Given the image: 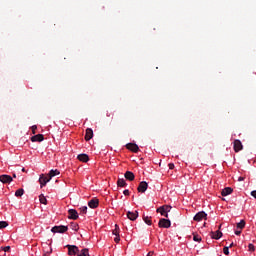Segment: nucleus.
<instances>
[{
  "mask_svg": "<svg viewBox=\"0 0 256 256\" xmlns=\"http://www.w3.org/2000/svg\"><path fill=\"white\" fill-rule=\"evenodd\" d=\"M50 181H51L50 176H45V174H41L40 178H39V183H40L41 189H43V187H45L47 185V183H49Z\"/></svg>",
  "mask_w": 256,
  "mask_h": 256,
  "instance_id": "f257e3e1",
  "label": "nucleus"
},
{
  "mask_svg": "<svg viewBox=\"0 0 256 256\" xmlns=\"http://www.w3.org/2000/svg\"><path fill=\"white\" fill-rule=\"evenodd\" d=\"M158 226L163 229H169L171 227V220L162 218L159 220Z\"/></svg>",
  "mask_w": 256,
  "mask_h": 256,
  "instance_id": "f03ea898",
  "label": "nucleus"
},
{
  "mask_svg": "<svg viewBox=\"0 0 256 256\" xmlns=\"http://www.w3.org/2000/svg\"><path fill=\"white\" fill-rule=\"evenodd\" d=\"M68 249V255L73 256V255H79V247L75 245H66Z\"/></svg>",
  "mask_w": 256,
  "mask_h": 256,
  "instance_id": "7ed1b4c3",
  "label": "nucleus"
},
{
  "mask_svg": "<svg viewBox=\"0 0 256 256\" xmlns=\"http://www.w3.org/2000/svg\"><path fill=\"white\" fill-rule=\"evenodd\" d=\"M68 227L67 226H54L52 227L51 231L52 233H66V231H68Z\"/></svg>",
  "mask_w": 256,
  "mask_h": 256,
  "instance_id": "20e7f679",
  "label": "nucleus"
},
{
  "mask_svg": "<svg viewBox=\"0 0 256 256\" xmlns=\"http://www.w3.org/2000/svg\"><path fill=\"white\" fill-rule=\"evenodd\" d=\"M13 181V177L7 174L0 175V182L3 184H9Z\"/></svg>",
  "mask_w": 256,
  "mask_h": 256,
  "instance_id": "39448f33",
  "label": "nucleus"
},
{
  "mask_svg": "<svg viewBox=\"0 0 256 256\" xmlns=\"http://www.w3.org/2000/svg\"><path fill=\"white\" fill-rule=\"evenodd\" d=\"M148 187H149V184H147V182H145V181H142L139 183L137 191H138V193H145V191H147Z\"/></svg>",
  "mask_w": 256,
  "mask_h": 256,
  "instance_id": "423d86ee",
  "label": "nucleus"
},
{
  "mask_svg": "<svg viewBox=\"0 0 256 256\" xmlns=\"http://www.w3.org/2000/svg\"><path fill=\"white\" fill-rule=\"evenodd\" d=\"M203 219H207V213L205 211H200L194 216V221H203Z\"/></svg>",
  "mask_w": 256,
  "mask_h": 256,
  "instance_id": "0eeeda50",
  "label": "nucleus"
},
{
  "mask_svg": "<svg viewBox=\"0 0 256 256\" xmlns=\"http://www.w3.org/2000/svg\"><path fill=\"white\" fill-rule=\"evenodd\" d=\"M68 214L69 219H73L74 221H77V219H79V213H77V210L75 209H69Z\"/></svg>",
  "mask_w": 256,
  "mask_h": 256,
  "instance_id": "6e6552de",
  "label": "nucleus"
},
{
  "mask_svg": "<svg viewBox=\"0 0 256 256\" xmlns=\"http://www.w3.org/2000/svg\"><path fill=\"white\" fill-rule=\"evenodd\" d=\"M88 207H90V209H97V207H99V199H97V198H92V199L88 202Z\"/></svg>",
  "mask_w": 256,
  "mask_h": 256,
  "instance_id": "1a4fd4ad",
  "label": "nucleus"
},
{
  "mask_svg": "<svg viewBox=\"0 0 256 256\" xmlns=\"http://www.w3.org/2000/svg\"><path fill=\"white\" fill-rule=\"evenodd\" d=\"M126 148L129 151H132V153H139V146L137 144H133V143H128L126 145Z\"/></svg>",
  "mask_w": 256,
  "mask_h": 256,
  "instance_id": "9d476101",
  "label": "nucleus"
},
{
  "mask_svg": "<svg viewBox=\"0 0 256 256\" xmlns=\"http://www.w3.org/2000/svg\"><path fill=\"white\" fill-rule=\"evenodd\" d=\"M243 150V144L241 140H234V151L235 153H239V151Z\"/></svg>",
  "mask_w": 256,
  "mask_h": 256,
  "instance_id": "9b49d317",
  "label": "nucleus"
},
{
  "mask_svg": "<svg viewBox=\"0 0 256 256\" xmlns=\"http://www.w3.org/2000/svg\"><path fill=\"white\" fill-rule=\"evenodd\" d=\"M137 217H139L138 211H135V212L128 211L127 212V218L130 219V221H136Z\"/></svg>",
  "mask_w": 256,
  "mask_h": 256,
  "instance_id": "f8f14e48",
  "label": "nucleus"
},
{
  "mask_svg": "<svg viewBox=\"0 0 256 256\" xmlns=\"http://www.w3.org/2000/svg\"><path fill=\"white\" fill-rule=\"evenodd\" d=\"M43 139H45L43 134H37V135H34L31 137L32 143H35V142L41 143V141H43Z\"/></svg>",
  "mask_w": 256,
  "mask_h": 256,
  "instance_id": "ddd939ff",
  "label": "nucleus"
},
{
  "mask_svg": "<svg viewBox=\"0 0 256 256\" xmlns=\"http://www.w3.org/2000/svg\"><path fill=\"white\" fill-rule=\"evenodd\" d=\"M93 139V129L87 128L86 129V134H85V140L86 141H91Z\"/></svg>",
  "mask_w": 256,
  "mask_h": 256,
  "instance_id": "4468645a",
  "label": "nucleus"
},
{
  "mask_svg": "<svg viewBox=\"0 0 256 256\" xmlns=\"http://www.w3.org/2000/svg\"><path fill=\"white\" fill-rule=\"evenodd\" d=\"M125 179H127V181H134L135 180V174L131 171H126L124 174Z\"/></svg>",
  "mask_w": 256,
  "mask_h": 256,
  "instance_id": "2eb2a0df",
  "label": "nucleus"
},
{
  "mask_svg": "<svg viewBox=\"0 0 256 256\" xmlns=\"http://www.w3.org/2000/svg\"><path fill=\"white\" fill-rule=\"evenodd\" d=\"M78 161H81L82 163H87L89 161V155L87 154H79L77 156Z\"/></svg>",
  "mask_w": 256,
  "mask_h": 256,
  "instance_id": "dca6fc26",
  "label": "nucleus"
},
{
  "mask_svg": "<svg viewBox=\"0 0 256 256\" xmlns=\"http://www.w3.org/2000/svg\"><path fill=\"white\" fill-rule=\"evenodd\" d=\"M231 193H233V188L226 187L222 190L221 195L222 197H227V195H231Z\"/></svg>",
  "mask_w": 256,
  "mask_h": 256,
  "instance_id": "f3484780",
  "label": "nucleus"
},
{
  "mask_svg": "<svg viewBox=\"0 0 256 256\" xmlns=\"http://www.w3.org/2000/svg\"><path fill=\"white\" fill-rule=\"evenodd\" d=\"M211 235H212L211 236L212 239L218 240V239H221V237H223V232L220 230H217L216 232H211Z\"/></svg>",
  "mask_w": 256,
  "mask_h": 256,
  "instance_id": "a211bd4d",
  "label": "nucleus"
},
{
  "mask_svg": "<svg viewBox=\"0 0 256 256\" xmlns=\"http://www.w3.org/2000/svg\"><path fill=\"white\" fill-rule=\"evenodd\" d=\"M157 213H160V215H162L163 217L168 218L169 214L166 213L165 208L163 206L157 208Z\"/></svg>",
  "mask_w": 256,
  "mask_h": 256,
  "instance_id": "6ab92c4d",
  "label": "nucleus"
},
{
  "mask_svg": "<svg viewBox=\"0 0 256 256\" xmlns=\"http://www.w3.org/2000/svg\"><path fill=\"white\" fill-rule=\"evenodd\" d=\"M61 172H59V170H50L49 174H48V177H50V179H53V177L57 176V175H60Z\"/></svg>",
  "mask_w": 256,
  "mask_h": 256,
  "instance_id": "aec40b11",
  "label": "nucleus"
},
{
  "mask_svg": "<svg viewBox=\"0 0 256 256\" xmlns=\"http://www.w3.org/2000/svg\"><path fill=\"white\" fill-rule=\"evenodd\" d=\"M118 187H127V182L123 178H119L117 181Z\"/></svg>",
  "mask_w": 256,
  "mask_h": 256,
  "instance_id": "412c9836",
  "label": "nucleus"
},
{
  "mask_svg": "<svg viewBox=\"0 0 256 256\" xmlns=\"http://www.w3.org/2000/svg\"><path fill=\"white\" fill-rule=\"evenodd\" d=\"M143 221H144V223H146V225H152L153 224L150 216L143 215Z\"/></svg>",
  "mask_w": 256,
  "mask_h": 256,
  "instance_id": "4be33fe9",
  "label": "nucleus"
},
{
  "mask_svg": "<svg viewBox=\"0 0 256 256\" xmlns=\"http://www.w3.org/2000/svg\"><path fill=\"white\" fill-rule=\"evenodd\" d=\"M78 256H89V249L84 248L78 252Z\"/></svg>",
  "mask_w": 256,
  "mask_h": 256,
  "instance_id": "5701e85b",
  "label": "nucleus"
},
{
  "mask_svg": "<svg viewBox=\"0 0 256 256\" xmlns=\"http://www.w3.org/2000/svg\"><path fill=\"white\" fill-rule=\"evenodd\" d=\"M51 253H53V249H51V247L46 246L44 249V255L43 256H48L51 255Z\"/></svg>",
  "mask_w": 256,
  "mask_h": 256,
  "instance_id": "b1692460",
  "label": "nucleus"
},
{
  "mask_svg": "<svg viewBox=\"0 0 256 256\" xmlns=\"http://www.w3.org/2000/svg\"><path fill=\"white\" fill-rule=\"evenodd\" d=\"M24 193L25 190H23V188H20L15 192V197H23Z\"/></svg>",
  "mask_w": 256,
  "mask_h": 256,
  "instance_id": "393cba45",
  "label": "nucleus"
},
{
  "mask_svg": "<svg viewBox=\"0 0 256 256\" xmlns=\"http://www.w3.org/2000/svg\"><path fill=\"white\" fill-rule=\"evenodd\" d=\"M39 201L42 205H47V198L43 194L39 196Z\"/></svg>",
  "mask_w": 256,
  "mask_h": 256,
  "instance_id": "a878e982",
  "label": "nucleus"
},
{
  "mask_svg": "<svg viewBox=\"0 0 256 256\" xmlns=\"http://www.w3.org/2000/svg\"><path fill=\"white\" fill-rule=\"evenodd\" d=\"M237 229H245V220H241L237 223Z\"/></svg>",
  "mask_w": 256,
  "mask_h": 256,
  "instance_id": "bb28decb",
  "label": "nucleus"
},
{
  "mask_svg": "<svg viewBox=\"0 0 256 256\" xmlns=\"http://www.w3.org/2000/svg\"><path fill=\"white\" fill-rule=\"evenodd\" d=\"M5 227H9V223L7 221H0V229H5Z\"/></svg>",
  "mask_w": 256,
  "mask_h": 256,
  "instance_id": "cd10ccee",
  "label": "nucleus"
},
{
  "mask_svg": "<svg viewBox=\"0 0 256 256\" xmlns=\"http://www.w3.org/2000/svg\"><path fill=\"white\" fill-rule=\"evenodd\" d=\"M70 227L73 231H79V225L77 223H71Z\"/></svg>",
  "mask_w": 256,
  "mask_h": 256,
  "instance_id": "c85d7f7f",
  "label": "nucleus"
},
{
  "mask_svg": "<svg viewBox=\"0 0 256 256\" xmlns=\"http://www.w3.org/2000/svg\"><path fill=\"white\" fill-rule=\"evenodd\" d=\"M113 235L119 236V225H115V229L112 231Z\"/></svg>",
  "mask_w": 256,
  "mask_h": 256,
  "instance_id": "c756f323",
  "label": "nucleus"
},
{
  "mask_svg": "<svg viewBox=\"0 0 256 256\" xmlns=\"http://www.w3.org/2000/svg\"><path fill=\"white\" fill-rule=\"evenodd\" d=\"M193 241H196L198 243H201V236L197 235V234H194L193 236Z\"/></svg>",
  "mask_w": 256,
  "mask_h": 256,
  "instance_id": "7c9ffc66",
  "label": "nucleus"
},
{
  "mask_svg": "<svg viewBox=\"0 0 256 256\" xmlns=\"http://www.w3.org/2000/svg\"><path fill=\"white\" fill-rule=\"evenodd\" d=\"M0 251H4V253H8V251H11V246L1 247Z\"/></svg>",
  "mask_w": 256,
  "mask_h": 256,
  "instance_id": "2f4dec72",
  "label": "nucleus"
},
{
  "mask_svg": "<svg viewBox=\"0 0 256 256\" xmlns=\"http://www.w3.org/2000/svg\"><path fill=\"white\" fill-rule=\"evenodd\" d=\"M162 207L164 208V211H166L167 214L171 212V209H172L171 206H169V205H164V206H162Z\"/></svg>",
  "mask_w": 256,
  "mask_h": 256,
  "instance_id": "473e14b6",
  "label": "nucleus"
},
{
  "mask_svg": "<svg viewBox=\"0 0 256 256\" xmlns=\"http://www.w3.org/2000/svg\"><path fill=\"white\" fill-rule=\"evenodd\" d=\"M223 253H224V255H229V246H225L223 248Z\"/></svg>",
  "mask_w": 256,
  "mask_h": 256,
  "instance_id": "72a5a7b5",
  "label": "nucleus"
},
{
  "mask_svg": "<svg viewBox=\"0 0 256 256\" xmlns=\"http://www.w3.org/2000/svg\"><path fill=\"white\" fill-rule=\"evenodd\" d=\"M80 211H81V213H83L85 215L87 213V206H82L80 208Z\"/></svg>",
  "mask_w": 256,
  "mask_h": 256,
  "instance_id": "f704fd0d",
  "label": "nucleus"
},
{
  "mask_svg": "<svg viewBox=\"0 0 256 256\" xmlns=\"http://www.w3.org/2000/svg\"><path fill=\"white\" fill-rule=\"evenodd\" d=\"M249 251H255V246L253 244L248 245Z\"/></svg>",
  "mask_w": 256,
  "mask_h": 256,
  "instance_id": "c9c22d12",
  "label": "nucleus"
},
{
  "mask_svg": "<svg viewBox=\"0 0 256 256\" xmlns=\"http://www.w3.org/2000/svg\"><path fill=\"white\" fill-rule=\"evenodd\" d=\"M115 243H119L121 241V237L118 235L114 238Z\"/></svg>",
  "mask_w": 256,
  "mask_h": 256,
  "instance_id": "e433bc0d",
  "label": "nucleus"
},
{
  "mask_svg": "<svg viewBox=\"0 0 256 256\" xmlns=\"http://www.w3.org/2000/svg\"><path fill=\"white\" fill-rule=\"evenodd\" d=\"M33 135H35V131H37V126L34 125L31 127Z\"/></svg>",
  "mask_w": 256,
  "mask_h": 256,
  "instance_id": "4c0bfd02",
  "label": "nucleus"
},
{
  "mask_svg": "<svg viewBox=\"0 0 256 256\" xmlns=\"http://www.w3.org/2000/svg\"><path fill=\"white\" fill-rule=\"evenodd\" d=\"M123 193H124V195H125L126 197H129V195H130L129 190H127V189H126V190H124V191H123Z\"/></svg>",
  "mask_w": 256,
  "mask_h": 256,
  "instance_id": "58836bf2",
  "label": "nucleus"
},
{
  "mask_svg": "<svg viewBox=\"0 0 256 256\" xmlns=\"http://www.w3.org/2000/svg\"><path fill=\"white\" fill-rule=\"evenodd\" d=\"M168 167H169V169H175V164L170 163V164L168 165Z\"/></svg>",
  "mask_w": 256,
  "mask_h": 256,
  "instance_id": "ea45409f",
  "label": "nucleus"
},
{
  "mask_svg": "<svg viewBox=\"0 0 256 256\" xmlns=\"http://www.w3.org/2000/svg\"><path fill=\"white\" fill-rule=\"evenodd\" d=\"M251 196L254 197V199H256V190H253V191L251 192Z\"/></svg>",
  "mask_w": 256,
  "mask_h": 256,
  "instance_id": "a19ab883",
  "label": "nucleus"
},
{
  "mask_svg": "<svg viewBox=\"0 0 256 256\" xmlns=\"http://www.w3.org/2000/svg\"><path fill=\"white\" fill-rule=\"evenodd\" d=\"M235 235H241V230H236Z\"/></svg>",
  "mask_w": 256,
  "mask_h": 256,
  "instance_id": "79ce46f5",
  "label": "nucleus"
},
{
  "mask_svg": "<svg viewBox=\"0 0 256 256\" xmlns=\"http://www.w3.org/2000/svg\"><path fill=\"white\" fill-rule=\"evenodd\" d=\"M154 254H155V252L150 251V252L147 254V256H153Z\"/></svg>",
  "mask_w": 256,
  "mask_h": 256,
  "instance_id": "37998d69",
  "label": "nucleus"
},
{
  "mask_svg": "<svg viewBox=\"0 0 256 256\" xmlns=\"http://www.w3.org/2000/svg\"><path fill=\"white\" fill-rule=\"evenodd\" d=\"M238 181H245V177H239Z\"/></svg>",
  "mask_w": 256,
  "mask_h": 256,
  "instance_id": "c03bdc74",
  "label": "nucleus"
},
{
  "mask_svg": "<svg viewBox=\"0 0 256 256\" xmlns=\"http://www.w3.org/2000/svg\"><path fill=\"white\" fill-rule=\"evenodd\" d=\"M106 116H107V117H111V113L107 112V113H106Z\"/></svg>",
  "mask_w": 256,
  "mask_h": 256,
  "instance_id": "a18cd8bd",
  "label": "nucleus"
},
{
  "mask_svg": "<svg viewBox=\"0 0 256 256\" xmlns=\"http://www.w3.org/2000/svg\"><path fill=\"white\" fill-rule=\"evenodd\" d=\"M233 245H234V244H233V243H231V244L228 246V247H229V249H230V247H233Z\"/></svg>",
  "mask_w": 256,
  "mask_h": 256,
  "instance_id": "49530a36",
  "label": "nucleus"
},
{
  "mask_svg": "<svg viewBox=\"0 0 256 256\" xmlns=\"http://www.w3.org/2000/svg\"><path fill=\"white\" fill-rule=\"evenodd\" d=\"M22 172H23V173H25V172H26L25 168H22Z\"/></svg>",
  "mask_w": 256,
  "mask_h": 256,
  "instance_id": "de8ad7c7",
  "label": "nucleus"
},
{
  "mask_svg": "<svg viewBox=\"0 0 256 256\" xmlns=\"http://www.w3.org/2000/svg\"><path fill=\"white\" fill-rule=\"evenodd\" d=\"M13 177L15 178V177H17V175H16V174H13Z\"/></svg>",
  "mask_w": 256,
  "mask_h": 256,
  "instance_id": "09e8293b",
  "label": "nucleus"
},
{
  "mask_svg": "<svg viewBox=\"0 0 256 256\" xmlns=\"http://www.w3.org/2000/svg\"><path fill=\"white\" fill-rule=\"evenodd\" d=\"M218 229H221V225L218 227Z\"/></svg>",
  "mask_w": 256,
  "mask_h": 256,
  "instance_id": "8fccbe9b",
  "label": "nucleus"
}]
</instances>
